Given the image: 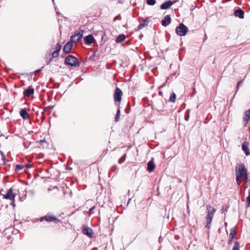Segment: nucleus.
I'll list each match as a JSON object with an SVG mask.
<instances>
[{
    "label": "nucleus",
    "mask_w": 250,
    "mask_h": 250,
    "mask_svg": "<svg viewBox=\"0 0 250 250\" xmlns=\"http://www.w3.org/2000/svg\"><path fill=\"white\" fill-rule=\"evenodd\" d=\"M208 214L206 216L207 225L206 227L209 229L211 227V223L214 214L216 211L215 209L212 207L209 206L207 207Z\"/></svg>",
    "instance_id": "obj_1"
},
{
    "label": "nucleus",
    "mask_w": 250,
    "mask_h": 250,
    "mask_svg": "<svg viewBox=\"0 0 250 250\" xmlns=\"http://www.w3.org/2000/svg\"><path fill=\"white\" fill-rule=\"evenodd\" d=\"M247 170L244 164H237L235 167V175L237 177L243 178L247 175Z\"/></svg>",
    "instance_id": "obj_2"
},
{
    "label": "nucleus",
    "mask_w": 250,
    "mask_h": 250,
    "mask_svg": "<svg viewBox=\"0 0 250 250\" xmlns=\"http://www.w3.org/2000/svg\"><path fill=\"white\" fill-rule=\"evenodd\" d=\"M64 63L67 65L74 67L78 66L80 65L78 60L75 57L71 55L65 58Z\"/></svg>",
    "instance_id": "obj_3"
},
{
    "label": "nucleus",
    "mask_w": 250,
    "mask_h": 250,
    "mask_svg": "<svg viewBox=\"0 0 250 250\" xmlns=\"http://www.w3.org/2000/svg\"><path fill=\"white\" fill-rule=\"evenodd\" d=\"M176 34L180 36H185L188 31V28L183 23H180L178 26L176 28Z\"/></svg>",
    "instance_id": "obj_4"
},
{
    "label": "nucleus",
    "mask_w": 250,
    "mask_h": 250,
    "mask_svg": "<svg viewBox=\"0 0 250 250\" xmlns=\"http://www.w3.org/2000/svg\"><path fill=\"white\" fill-rule=\"evenodd\" d=\"M83 37V31L80 30L79 32H75L74 34L71 36L70 41L73 43L81 41Z\"/></svg>",
    "instance_id": "obj_5"
},
{
    "label": "nucleus",
    "mask_w": 250,
    "mask_h": 250,
    "mask_svg": "<svg viewBox=\"0 0 250 250\" xmlns=\"http://www.w3.org/2000/svg\"><path fill=\"white\" fill-rule=\"evenodd\" d=\"M41 222L46 221L48 222H55L58 223L60 222V220L55 216L51 215L49 213H47L45 216H42L39 219Z\"/></svg>",
    "instance_id": "obj_6"
},
{
    "label": "nucleus",
    "mask_w": 250,
    "mask_h": 250,
    "mask_svg": "<svg viewBox=\"0 0 250 250\" xmlns=\"http://www.w3.org/2000/svg\"><path fill=\"white\" fill-rule=\"evenodd\" d=\"M123 92L119 87H116L114 94V100L116 102H120L122 100Z\"/></svg>",
    "instance_id": "obj_7"
},
{
    "label": "nucleus",
    "mask_w": 250,
    "mask_h": 250,
    "mask_svg": "<svg viewBox=\"0 0 250 250\" xmlns=\"http://www.w3.org/2000/svg\"><path fill=\"white\" fill-rule=\"evenodd\" d=\"M82 230L84 235H87L89 238L93 237V230L90 228L83 226L82 227Z\"/></svg>",
    "instance_id": "obj_8"
},
{
    "label": "nucleus",
    "mask_w": 250,
    "mask_h": 250,
    "mask_svg": "<svg viewBox=\"0 0 250 250\" xmlns=\"http://www.w3.org/2000/svg\"><path fill=\"white\" fill-rule=\"evenodd\" d=\"M150 21L149 18H146L145 19L143 20L142 22H141L138 26L137 28L135 29V31H138L142 29V28L145 27L146 26H147Z\"/></svg>",
    "instance_id": "obj_9"
},
{
    "label": "nucleus",
    "mask_w": 250,
    "mask_h": 250,
    "mask_svg": "<svg viewBox=\"0 0 250 250\" xmlns=\"http://www.w3.org/2000/svg\"><path fill=\"white\" fill-rule=\"evenodd\" d=\"M15 195L13 192V189L10 188L8 189L7 193L3 195L4 199H8L11 201H13L15 199Z\"/></svg>",
    "instance_id": "obj_10"
},
{
    "label": "nucleus",
    "mask_w": 250,
    "mask_h": 250,
    "mask_svg": "<svg viewBox=\"0 0 250 250\" xmlns=\"http://www.w3.org/2000/svg\"><path fill=\"white\" fill-rule=\"evenodd\" d=\"M176 2V0L171 1L170 0L166 1L162 3L160 6L161 9L166 10L168 9L171 5L174 4Z\"/></svg>",
    "instance_id": "obj_11"
},
{
    "label": "nucleus",
    "mask_w": 250,
    "mask_h": 250,
    "mask_svg": "<svg viewBox=\"0 0 250 250\" xmlns=\"http://www.w3.org/2000/svg\"><path fill=\"white\" fill-rule=\"evenodd\" d=\"M73 42L70 40V41L68 42L64 46L63 48V51L65 54L69 53L72 47H73Z\"/></svg>",
    "instance_id": "obj_12"
},
{
    "label": "nucleus",
    "mask_w": 250,
    "mask_h": 250,
    "mask_svg": "<svg viewBox=\"0 0 250 250\" xmlns=\"http://www.w3.org/2000/svg\"><path fill=\"white\" fill-rule=\"evenodd\" d=\"M94 41L95 39L92 34L88 35L84 38V42L86 44H91Z\"/></svg>",
    "instance_id": "obj_13"
},
{
    "label": "nucleus",
    "mask_w": 250,
    "mask_h": 250,
    "mask_svg": "<svg viewBox=\"0 0 250 250\" xmlns=\"http://www.w3.org/2000/svg\"><path fill=\"white\" fill-rule=\"evenodd\" d=\"M34 92V88L32 87L31 86H30L28 87L27 89L24 90L23 92V94L24 96L29 97L32 94H33Z\"/></svg>",
    "instance_id": "obj_14"
},
{
    "label": "nucleus",
    "mask_w": 250,
    "mask_h": 250,
    "mask_svg": "<svg viewBox=\"0 0 250 250\" xmlns=\"http://www.w3.org/2000/svg\"><path fill=\"white\" fill-rule=\"evenodd\" d=\"M249 144L247 142H245L242 145V150L245 152L246 156H249L250 154V151L249 149Z\"/></svg>",
    "instance_id": "obj_15"
},
{
    "label": "nucleus",
    "mask_w": 250,
    "mask_h": 250,
    "mask_svg": "<svg viewBox=\"0 0 250 250\" xmlns=\"http://www.w3.org/2000/svg\"><path fill=\"white\" fill-rule=\"evenodd\" d=\"M234 15L235 17L243 19L244 17V12L241 9L238 8L234 11Z\"/></svg>",
    "instance_id": "obj_16"
},
{
    "label": "nucleus",
    "mask_w": 250,
    "mask_h": 250,
    "mask_svg": "<svg viewBox=\"0 0 250 250\" xmlns=\"http://www.w3.org/2000/svg\"><path fill=\"white\" fill-rule=\"evenodd\" d=\"M20 115L24 119L26 120L29 118V114L26 108L22 109L20 111Z\"/></svg>",
    "instance_id": "obj_17"
},
{
    "label": "nucleus",
    "mask_w": 250,
    "mask_h": 250,
    "mask_svg": "<svg viewBox=\"0 0 250 250\" xmlns=\"http://www.w3.org/2000/svg\"><path fill=\"white\" fill-rule=\"evenodd\" d=\"M147 165V170L149 172H151L154 170L155 166H154L153 162L152 161L148 162Z\"/></svg>",
    "instance_id": "obj_18"
},
{
    "label": "nucleus",
    "mask_w": 250,
    "mask_h": 250,
    "mask_svg": "<svg viewBox=\"0 0 250 250\" xmlns=\"http://www.w3.org/2000/svg\"><path fill=\"white\" fill-rule=\"evenodd\" d=\"M244 121L248 122L250 120V109L245 112V117L243 118Z\"/></svg>",
    "instance_id": "obj_19"
},
{
    "label": "nucleus",
    "mask_w": 250,
    "mask_h": 250,
    "mask_svg": "<svg viewBox=\"0 0 250 250\" xmlns=\"http://www.w3.org/2000/svg\"><path fill=\"white\" fill-rule=\"evenodd\" d=\"M125 39V36L124 34H121L117 37L116 40L117 43L121 42L124 41Z\"/></svg>",
    "instance_id": "obj_20"
},
{
    "label": "nucleus",
    "mask_w": 250,
    "mask_h": 250,
    "mask_svg": "<svg viewBox=\"0 0 250 250\" xmlns=\"http://www.w3.org/2000/svg\"><path fill=\"white\" fill-rule=\"evenodd\" d=\"M120 115H121L120 109V107L119 106L118 108V110H117V113H116V116L115 117V122H118L119 121Z\"/></svg>",
    "instance_id": "obj_21"
},
{
    "label": "nucleus",
    "mask_w": 250,
    "mask_h": 250,
    "mask_svg": "<svg viewBox=\"0 0 250 250\" xmlns=\"http://www.w3.org/2000/svg\"><path fill=\"white\" fill-rule=\"evenodd\" d=\"M176 98V95L175 93L174 92H172L170 96L169 101L171 102L172 103H174L175 102Z\"/></svg>",
    "instance_id": "obj_22"
},
{
    "label": "nucleus",
    "mask_w": 250,
    "mask_h": 250,
    "mask_svg": "<svg viewBox=\"0 0 250 250\" xmlns=\"http://www.w3.org/2000/svg\"><path fill=\"white\" fill-rule=\"evenodd\" d=\"M236 231L234 228L231 229L230 232L229 234V237L234 238V235L236 234Z\"/></svg>",
    "instance_id": "obj_23"
},
{
    "label": "nucleus",
    "mask_w": 250,
    "mask_h": 250,
    "mask_svg": "<svg viewBox=\"0 0 250 250\" xmlns=\"http://www.w3.org/2000/svg\"><path fill=\"white\" fill-rule=\"evenodd\" d=\"M60 52L58 50H55L52 53V58H55L59 56Z\"/></svg>",
    "instance_id": "obj_24"
},
{
    "label": "nucleus",
    "mask_w": 250,
    "mask_h": 250,
    "mask_svg": "<svg viewBox=\"0 0 250 250\" xmlns=\"http://www.w3.org/2000/svg\"><path fill=\"white\" fill-rule=\"evenodd\" d=\"M126 157V154H124L123 156L119 160L118 163L120 164H122L125 160Z\"/></svg>",
    "instance_id": "obj_25"
},
{
    "label": "nucleus",
    "mask_w": 250,
    "mask_h": 250,
    "mask_svg": "<svg viewBox=\"0 0 250 250\" xmlns=\"http://www.w3.org/2000/svg\"><path fill=\"white\" fill-rule=\"evenodd\" d=\"M156 3V0H146V3L149 5H154Z\"/></svg>",
    "instance_id": "obj_26"
},
{
    "label": "nucleus",
    "mask_w": 250,
    "mask_h": 250,
    "mask_svg": "<svg viewBox=\"0 0 250 250\" xmlns=\"http://www.w3.org/2000/svg\"><path fill=\"white\" fill-rule=\"evenodd\" d=\"M240 247L239 243L237 242H236L234 244V245L233 247L232 250H239Z\"/></svg>",
    "instance_id": "obj_27"
},
{
    "label": "nucleus",
    "mask_w": 250,
    "mask_h": 250,
    "mask_svg": "<svg viewBox=\"0 0 250 250\" xmlns=\"http://www.w3.org/2000/svg\"><path fill=\"white\" fill-rule=\"evenodd\" d=\"M24 167V166L21 165H17L16 166L15 170L19 171L22 169Z\"/></svg>",
    "instance_id": "obj_28"
},
{
    "label": "nucleus",
    "mask_w": 250,
    "mask_h": 250,
    "mask_svg": "<svg viewBox=\"0 0 250 250\" xmlns=\"http://www.w3.org/2000/svg\"><path fill=\"white\" fill-rule=\"evenodd\" d=\"M165 21H167V22H168V23H170L171 22V18L170 17L169 15H166L165 17H164V19Z\"/></svg>",
    "instance_id": "obj_29"
},
{
    "label": "nucleus",
    "mask_w": 250,
    "mask_h": 250,
    "mask_svg": "<svg viewBox=\"0 0 250 250\" xmlns=\"http://www.w3.org/2000/svg\"><path fill=\"white\" fill-rule=\"evenodd\" d=\"M242 179L243 178H242L236 177V180L238 185H239L241 184Z\"/></svg>",
    "instance_id": "obj_30"
},
{
    "label": "nucleus",
    "mask_w": 250,
    "mask_h": 250,
    "mask_svg": "<svg viewBox=\"0 0 250 250\" xmlns=\"http://www.w3.org/2000/svg\"><path fill=\"white\" fill-rule=\"evenodd\" d=\"M170 23H168V22H167L165 20H163L162 21V24L164 26H167V25H168Z\"/></svg>",
    "instance_id": "obj_31"
},
{
    "label": "nucleus",
    "mask_w": 250,
    "mask_h": 250,
    "mask_svg": "<svg viewBox=\"0 0 250 250\" xmlns=\"http://www.w3.org/2000/svg\"><path fill=\"white\" fill-rule=\"evenodd\" d=\"M61 48H62V45L59 43H58L56 46V50H58L60 52L61 49Z\"/></svg>",
    "instance_id": "obj_32"
},
{
    "label": "nucleus",
    "mask_w": 250,
    "mask_h": 250,
    "mask_svg": "<svg viewBox=\"0 0 250 250\" xmlns=\"http://www.w3.org/2000/svg\"><path fill=\"white\" fill-rule=\"evenodd\" d=\"M247 203L248 207L250 206V196L248 195V196L247 198Z\"/></svg>",
    "instance_id": "obj_33"
},
{
    "label": "nucleus",
    "mask_w": 250,
    "mask_h": 250,
    "mask_svg": "<svg viewBox=\"0 0 250 250\" xmlns=\"http://www.w3.org/2000/svg\"><path fill=\"white\" fill-rule=\"evenodd\" d=\"M43 67H44V66H42L41 68H40V69H39L37 70H36V71H35V72H33V73H34V74H37V73H38L40 72L42 70V69H43Z\"/></svg>",
    "instance_id": "obj_34"
},
{
    "label": "nucleus",
    "mask_w": 250,
    "mask_h": 250,
    "mask_svg": "<svg viewBox=\"0 0 250 250\" xmlns=\"http://www.w3.org/2000/svg\"><path fill=\"white\" fill-rule=\"evenodd\" d=\"M243 82V80H241L240 81L238 82L237 83V85H236V89H237V91L238 90V89H239V85Z\"/></svg>",
    "instance_id": "obj_35"
},
{
    "label": "nucleus",
    "mask_w": 250,
    "mask_h": 250,
    "mask_svg": "<svg viewBox=\"0 0 250 250\" xmlns=\"http://www.w3.org/2000/svg\"><path fill=\"white\" fill-rule=\"evenodd\" d=\"M196 93V89L194 87H193V93L191 94V97H193L194 94Z\"/></svg>",
    "instance_id": "obj_36"
},
{
    "label": "nucleus",
    "mask_w": 250,
    "mask_h": 250,
    "mask_svg": "<svg viewBox=\"0 0 250 250\" xmlns=\"http://www.w3.org/2000/svg\"><path fill=\"white\" fill-rule=\"evenodd\" d=\"M243 179H244V180L245 181H246V182H247V181L248 179V173H247V175H245V176H244V177H243Z\"/></svg>",
    "instance_id": "obj_37"
},
{
    "label": "nucleus",
    "mask_w": 250,
    "mask_h": 250,
    "mask_svg": "<svg viewBox=\"0 0 250 250\" xmlns=\"http://www.w3.org/2000/svg\"><path fill=\"white\" fill-rule=\"evenodd\" d=\"M117 169V167L116 166H113L111 168V170L112 171H115L116 170V169Z\"/></svg>",
    "instance_id": "obj_38"
},
{
    "label": "nucleus",
    "mask_w": 250,
    "mask_h": 250,
    "mask_svg": "<svg viewBox=\"0 0 250 250\" xmlns=\"http://www.w3.org/2000/svg\"><path fill=\"white\" fill-rule=\"evenodd\" d=\"M25 167L27 168H29L31 167V165L29 164H26L25 165Z\"/></svg>",
    "instance_id": "obj_39"
},
{
    "label": "nucleus",
    "mask_w": 250,
    "mask_h": 250,
    "mask_svg": "<svg viewBox=\"0 0 250 250\" xmlns=\"http://www.w3.org/2000/svg\"><path fill=\"white\" fill-rule=\"evenodd\" d=\"M233 238H231V237H229V244H231L232 243V242H233Z\"/></svg>",
    "instance_id": "obj_40"
},
{
    "label": "nucleus",
    "mask_w": 250,
    "mask_h": 250,
    "mask_svg": "<svg viewBox=\"0 0 250 250\" xmlns=\"http://www.w3.org/2000/svg\"><path fill=\"white\" fill-rule=\"evenodd\" d=\"M185 120H186V121H188V120H189V115H188V114H187V115L185 116Z\"/></svg>",
    "instance_id": "obj_41"
},
{
    "label": "nucleus",
    "mask_w": 250,
    "mask_h": 250,
    "mask_svg": "<svg viewBox=\"0 0 250 250\" xmlns=\"http://www.w3.org/2000/svg\"><path fill=\"white\" fill-rule=\"evenodd\" d=\"M52 57L50 58V59L47 62V64H49L52 61Z\"/></svg>",
    "instance_id": "obj_42"
},
{
    "label": "nucleus",
    "mask_w": 250,
    "mask_h": 250,
    "mask_svg": "<svg viewBox=\"0 0 250 250\" xmlns=\"http://www.w3.org/2000/svg\"><path fill=\"white\" fill-rule=\"evenodd\" d=\"M117 20H119V16H116L114 18V21H116Z\"/></svg>",
    "instance_id": "obj_43"
},
{
    "label": "nucleus",
    "mask_w": 250,
    "mask_h": 250,
    "mask_svg": "<svg viewBox=\"0 0 250 250\" xmlns=\"http://www.w3.org/2000/svg\"><path fill=\"white\" fill-rule=\"evenodd\" d=\"M143 37V34H141V35H139V38L140 39H142V38Z\"/></svg>",
    "instance_id": "obj_44"
},
{
    "label": "nucleus",
    "mask_w": 250,
    "mask_h": 250,
    "mask_svg": "<svg viewBox=\"0 0 250 250\" xmlns=\"http://www.w3.org/2000/svg\"><path fill=\"white\" fill-rule=\"evenodd\" d=\"M162 91H159V95H161V96H162Z\"/></svg>",
    "instance_id": "obj_45"
},
{
    "label": "nucleus",
    "mask_w": 250,
    "mask_h": 250,
    "mask_svg": "<svg viewBox=\"0 0 250 250\" xmlns=\"http://www.w3.org/2000/svg\"><path fill=\"white\" fill-rule=\"evenodd\" d=\"M189 111H190L189 109H188V110H187V111H186V113H187V114H188V115H189Z\"/></svg>",
    "instance_id": "obj_46"
},
{
    "label": "nucleus",
    "mask_w": 250,
    "mask_h": 250,
    "mask_svg": "<svg viewBox=\"0 0 250 250\" xmlns=\"http://www.w3.org/2000/svg\"><path fill=\"white\" fill-rule=\"evenodd\" d=\"M94 208H95V207H92V208L90 209V211H92V210H93Z\"/></svg>",
    "instance_id": "obj_47"
},
{
    "label": "nucleus",
    "mask_w": 250,
    "mask_h": 250,
    "mask_svg": "<svg viewBox=\"0 0 250 250\" xmlns=\"http://www.w3.org/2000/svg\"><path fill=\"white\" fill-rule=\"evenodd\" d=\"M227 225H228V223L227 222H225V227H227Z\"/></svg>",
    "instance_id": "obj_48"
},
{
    "label": "nucleus",
    "mask_w": 250,
    "mask_h": 250,
    "mask_svg": "<svg viewBox=\"0 0 250 250\" xmlns=\"http://www.w3.org/2000/svg\"><path fill=\"white\" fill-rule=\"evenodd\" d=\"M31 75H33L34 74L33 73V72H32V73H31Z\"/></svg>",
    "instance_id": "obj_49"
}]
</instances>
